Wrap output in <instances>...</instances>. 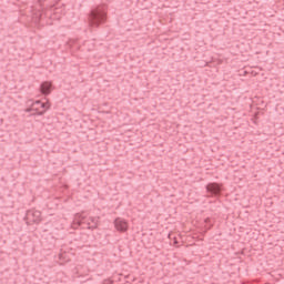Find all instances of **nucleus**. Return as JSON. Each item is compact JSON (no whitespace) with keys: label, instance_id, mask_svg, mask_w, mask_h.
Returning <instances> with one entry per match:
<instances>
[{"label":"nucleus","instance_id":"1","mask_svg":"<svg viewBox=\"0 0 284 284\" xmlns=\"http://www.w3.org/2000/svg\"><path fill=\"white\" fill-rule=\"evenodd\" d=\"M108 19V13L105 9L101 7H97L92 9L89 13V26L91 28H99L102 23H104Z\"/></svg>","mask_w":284,"mask_h":284},{"label":"nucleus","instance_id":"2","mask_svg":"<svg viewBox=\"0 0 284 284\" xmlns=\"http://www.w3.org/2000/svg\"><path fill=\"white\" fill-rule=\"evenodd\" d=\"M27 225H32V223H41V212L37 210H29L26 214Z\"/></svg>","mask_w":284,"mask_h":284},{"label":"nucleus","instance_id":"3","mask_svg":"<svg viewBox=\"0 0 284 284\" xmlns=\"http://www.w3.org/2000/svg\"><path fill=\"white\" fill-rule=\"evenodd\" d=\"M206 192L211 196H220L221 195V185H219V183H209L206 185Z\"/></svg>","mask_w":284,"mask_h":284},{"label":"nucleus","instance_id":"4","mask_svg":"<svg viewBox=\"0 0 284 284\" xmlns=\"http://www.w3.org/2000/svg\"><path fill=\"white\" fill-rule=\"evenodd\" d=\"M83 224L88 225V222L85 221V215H83V213H77L73 219L72 227L77 230V227H81V225Z\"/></svg>","mask_w":284,"mask_h":284},{"label":"nucleus","instance_id":"5","mask_svg":"<svg viewBox=\"0 0 284 284\" xmlns=\"http://www.w3.org/2000/svg\"><path fill=\"white\" fill-rule=\"evenodd\" d=\"M114 226L118 232H128V222L121 217L114 220Z\"/></svg>","mask_w":284,"mask_h":284},{"label":"nucleus","instance_id":"6","mask_svg":"<svg viewBox=\"0 0 284 284\" xmlns=\"http://www.w3.org/2000/svg\"><path fill=\"white\" fill-rule=\"evenodd\" d=\"M40 92L44 97H48L52 92V82L44 81L40 84Z\"/></svg>","mask_w":284,"mask_h":284},{"label":"nucleus","instance_id":"7","mask_svg":"<svg viewBox=\"0 0 284 284\" xmlns=\"http://www.w3.org/2000/svg\"><path fill=\"white\" fill-rule=\"evenodd\" d=\"M89 221H91L92 225H90V222H87L88 230H97L99 227V217H90Z\"/></svg>","mask_w":284,"mask_h":284},{"label":"nucleus","instance_id":"8","mask_svg":"<svg viewBox=\"0 0 284 284\" xmlns=\"http://www.w3.org/2000/svg\"><path fill=\"white\" fill-rule=\"evenodd\" d=\"M40 108H42L43 111L38 112V114H39V116H43V114H45V110L50 109V105L48 103L41 102Z\"/></svg>","mask_w":284,"mask_h":284},{"label":"nucleus","instance_id":"9","mask_svg":"<svg viewBox=\"0 0 284 284\" xmlns=\"http://www.w3.org/2000/svg\"><path fill=\"white\" fill-rule=\"evenodd\" d=\"M37 105L41 106V100H37L33 104L31 109H27V112H32V110H39V108H37Z\"/></svg>","mask_w":284,"mask_h":284},{"label":"nucleus","instance_id":"10","mask_svg":"<svg viewBox=\"0 0 284 284\" xmlns=\"http://www.w3.org/2000/svg\"><path fill=\"white\" fill-rule=\"evenodd\" d=\"M205 223H206V225H207V223H210V219L209 217L205 220Z\"/></svg>","mask_w":284,"mask_h":284},{"label":"nucleus","instance_id":"11","mask_svg":"<svg viewBox=\"0 0 284 284\" xmlns=\"http://www.w3.org/2000/svg\"><path fill=\"white\" fill-rule=\"evenodd\" d=\"M210 227H212V225L206 226V230H210Z\"/></svg>","mask_w":284,"mask_h":284}]
</instances>
